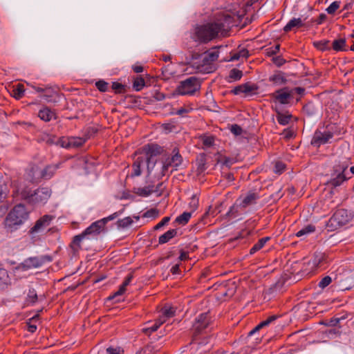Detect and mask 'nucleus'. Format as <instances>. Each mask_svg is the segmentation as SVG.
Here are the masks:
<instances>
[{"label":"nucleus","instance_id":"nucleus-1","mask_svg":"<svg viewBox=\"0 0 354 354\" xmlns=\"http://www.w3.org/2000/svg\"><path fill=\"white\" fill-rule=\"evenodd\" d=\"M30 212L24 204L15 205L8 213L4 220V226L10 231L17 230L29 218Z\"/></svg>","mask_w":354,"mask_h":354},{"label":"nucleus","instance_id":"nucleus-2","mask_svg":"<svg viewBox=\"0 0 354 354\" xmlns=\"http://www.w3.org/2000/svg\"><path fill=\"white\" fill-rule=\"evenodd\" d=\"M224 29L222 22L208 23L196 28L194 39L200 43H207L215 39Z\"/></svg>","mask_w":354,"mask_h":354},{"label":"nucleus","instance_id":"nucleus-3","mask_svg":"<svg viewBox=\"0 0 354 354\" xmlns=\"http://www.w3.org/2000/svg\"><path fill=\"white\" fill-rule=\"evenodd\" d=\"M50 189L45 187H39L35 190L25 187L20 193L21 198L32 205H44L50 198Z\"/></svg>","mask_w":354,"mask_h":354},{"label":"nucleus","instance_id":"nucleus-4","mask_svg":"<svg viewBox=\"0 0 354 354\" xmlns=\"http://www.w3.org/2000/svg\"><path fill=\"white\" fill-rule=\"evenodd\" d=\"M214 321V318L209 312L200 314L196 318L192 326L194 339H196L197 336L209 331L212 328Z\"/></svg>","mask_w":354,"mask_h":354},{"label":"nucleus","instance_id":"nucleus-5","mask_svg":"<svg viewBox=\"0 0 354 354\" xmlns=\"http://www.w3.org/2000/svg\"><path fill=\"white\" fill-rule=\"evenodd\" d=\"M353 214L344 208L337 209L328 220L327 227L331 231L347 225L353 218Z\"/></svg>","mask_w":354,"mask_h":354},{"label":"nucleus","instance_id":"nucleus-6","mask_svg":"<svg viewBox=\"0 0 354 354\" xmlns=\"http://www.w3.org/2000/svg\"><path fill=\"white\" fill-rule=\"evenodd\" d=\"M201 88L200 80L192 76L181 81L176 88V91L181 95H194Z\"/></svg>","mask_w":354,"mask_h":354},{"label":"nucleus","instance_id":"nucleus-7","mask_svg":"<svg viewBox=\"0 0 354 354\" xmlns=\"http://www.w3.org/2000/svg\"><path fill=\"white\" fill-rule=\"evenodd\" d=\"M336 127L335 124H328L326 127V130L322 132L317 130L311 140V144L315 146H320L327 143L335 133Z\"/></svg>","mask_w":354,"mask_h":354},{"label":"nucleus","instance_id":"nucleus-8","mask_svg":"<svg viewBox=\"0 0 354 354\" xmlns=\"http://www.w3.org/2000/svg\"><path fill=\"white\" fill-rule=\"evenodd\" d=\"M142 151L145 154L146 162L147 163V170L148 172L150 173L155 165V163H153L152 167L150 166L151 159L153 157L162 154L164 151V149L158 144L149 143L142 147Z\"/></svg>","mask_w":354,"mask_h":354},{"label":"nucleus","instance_id":"nucleus-9","mask_svg":"<svg viewBox=\"0 0 354 354\" xmlns=\"http://www.w3.org/2000/svg\"><path fill=\"white\" fill-rule=\"evenodd\" d=\"M183 162V157L180 154L179 149L175 147L172 150V154L171 157L167 158L162 163L161 169V176H164L168 171L169 167H177L180 165Z\"/></svg>","mask_w":354,"mask_h":354},{"label":"nucleus","instance_id":"nucleus-10","mask_svg":"<svg viewBox=\"0 0 354 354\" xmlns=\"http://www.w3.org/2000/svg\"><path fill=\"white\" fill-rule=\"evenodd\" d=\"M219 53L217 50L207 51L203 57L202 64L198 66V69L201 72L211 73L214 70L213 65L218 58Z\"/></svg>","mask_w":354,"mask_h":354},{"label":"nucleus","instance_id":"nucleus-11","mask_svg":"<svg viewBox=\"0 0 354 354\" xmlns=\"http://www.w3.org/2000/svg\"><path fill=\"white\" fill-rule=\"evenodd\" d=\"M348 168L347 165H337L334 167V171L337 174L331 178L327 183V185L331 186L333 188L340 186L344 182L346 181L350 177H346L345 171Z\"/></svg>","mask_w":354,"mask_h":354},{"label":"nucleus","instance_id":"nucleus-12","mask_svg":"<svg viewBox=\"0 0 354 354\" xmlns=\"http://www.w3.org/2000/svg\"><path fill=\"white\" fill-rule=\"evenodd\" d=\"M52 261L50 256L45 255L41 257H29L20 263L19 268L23 270H28L31 268H36L41 266L46 262Z\"/></svg>","mask_w":354,"mask_h":354},{"label":"nucleus","instance_id":"nucleus-13","mask_svg":"<svg viewBox=\"0 0 354 354\" xmlns=\"http://www.w3.org/2000/svg\"><path fill=\"white\" fill-rule=\"evenodd\" d=\"M292 90L288 87H284L272 93L271 97L275 102H278L281 104H287L292 98Z\"/></svg>","mask_w":354,"mask_h":354},{"label":"nucleus","instance_id":"nucleus-14","mask_svg":"<svg viewBox=\"0 0 354 354\" xmlns=\"http://www.w3.org/2000/svg\"><path fill=\"white\" fill-rule=\"evenodd\" d=\"M55 218L54 216L45 214L39 218L35 223L34 226L30 229V234H32L37 233L48 225H50L51 221Z\"/></svg>","mask_w":354,"mask_h":354},{"label":"nucleus","instance_id":"nucleus-15","mask_svg":"<svg viewBox=\"0 0 354 354\" xmlns=\"http://www.w3.org/2000/svg\"><path fill=\"white\" fill-rule=\"evenodd\" d=\"M104 220H98L86 228L82 234L85 237L86 236H95L100 234L104 230Z\"/></svg>","mask_w":354,"mask_h":354},{"label":"nucleus","instance_id":"nucleus-16","mask_svg":"<svg viewBox=\"0 0 354 354\" xmlns=\"http://www.w3.org/2000/svg\"><path fill=\"white\" fill-rule=\"evenodd\" d=\"M260 196L258 192L250 191L246 196L241 199L239 206L241 208L245 209L248 206L256 204Z\"/></svg>","mask_w":354,"mask_h":354},{"label":"nucleus","instance_id":"nucleus-17","mask_svg":"<svg viewBox=\"0 0 354 354\" xmlns=\"http://www.w3.org/2000/svg\"><path fill=\"white\" fill-rule=\"evenodd\" d=\"M11 285V278L9 272L4 265L0 262V290L6 289Z\"/></svg>","mask_w":354,"mask_h":354},{"label":"nucleus","instance_id":"nucleus-18","mask_svg":"<svg viewBox=\"0 0 354 354\" xmlns=\"http://www.w3.org/2000/svg\"><path fill=\"white\" fill-rule=\"evenodd\" d=\"M162 183H159L156 187L154 185H149L144 187H138L135 189L134 192L138 196L147 197L153 192H158Z\"/></svg>","mask_w":354,"mask_h":354},{"label":"nucleus","instance_id":"nucleus-19","mask_svg":"<svg viewBox=\"0 0 354 354\" xmlns=\"http://www.w3.org/2000/svg\"><path fill=\"white\" fill-rule=\"evenodd\" d=\"M160 315L158 318L163 322V324L167 322L169 318L173 317L176 314V308L169 305H165L160 311Z\"/></svg>","mask_w":354,"mask_h":354},{"label":"nucleus","instance_id":"nucleus-20","mask_svg":"<svg viewBox=\"0 0 354 354\" xmlns=\"http://www.w3.org/2000/svg\"><path fill=\"white\" fill-rule=\"evenodd\" d=\"M162 324H163V322L161 319H157L153 323L147 322L146 326L142 328V331L144 334L149 336L156 331Z\"/></svg>","mask_w":354,"mask_h":354},{"label":"nucleus","instance_id":"nucleus-21","mask_svg":"<svg viewBox=\"0 0 354 354\" xmlns=\"http://www.w3.org/2000/svg\"><path fill=\"white\" fill-rule=\"evenodd\" d=\"M133 278V274L132 273L129 274L122 285L120 286L118 291H116L112 296H110L109 297V299H113L117 296L123 295L127 289V286L129 285V283L131 282L132 279Z\"/></svg>","mask_w":354,"mask_h":354},{"label":"nucleus","instance_id":"nucleus-22","mask_svg":"<svg viewBox=\"0 0 354 354\" xmlns=\"http://www.w3.org/2000/svg\"><path fill=\"white\" fill-rule=\"evenodd\" d=\"M145 159L142 156L138 157L133 162L132 165V173L131 174V177H136L140 176L141 166L144 164Z\"/></svg>","mask_w":354,"mask_h":354},{"label":"nucleus","instance_id":"nucleus-23","mask_svg":"<svg viewBox=\"0 0 354 354\" xmlns=\"http://www.w3.org/2000/svg\"><path fill=\"white\" fill-rule=\"evenodd\" d=\"M38 116L41 120L45 122H49L52 119L56 118V115L55 112L51 111L48 107H44L42 109H41L38 113Z\"/></svg>","mask_w":354,"mask_h":354},{"label":"nucleus","instance_id":"nucleus-24","mask_svg":"<svg viewBox=\"0 0 354 354\" xmlns=\"http://www.w3.org/2000/svg\"><path fill=\"white\" fill-rule=\"evenodd\" d=\"M269 81L275 86H281L286 84L287 80L281 72H277L269 77Z\"/></svg>","mask_w":354,"mask_h":354},{"label":"nucleus","instance_id":"nucleus-25","mask_svg":"<svg viewBox=\"0 0 354 354\" xmlns=\"http://www.w3.org/2000/svg\"><path fill=\"white\" fill-rule=\"evenodd\" d=\"M84 238L85 236L82 233L73 237V241L70 244V248L73 250L74 254L81 250V242Z\"/></svg>","mask_w":354,"mask_h":354},{"label":"nucleus","instance_id":"nucleus-26","mask_svg":"<svg viewBox=\"0 0 354 354\" xmlns=\"http://www.w3.org/2000/svg\"><path fill=\"white\" fill-rule=\"evenodd\" d=\"M86 139L80 137H71L68 138V142L66 145H62L63 147L68 148V147H79L82 146L85 142Z\"/></svg>","mask_w":354,"mask_h":354},{"label":"nucleus","instance_id":"nucleus-27","mask_svg":"<svg viewBox=\"0 0 354 354\" xmlns=\"http://www.w3.org/2000/svg\"><path fill=\"white\" fill-rule=\"evenodd\" d=\"M177 235V230L171 229L159 236V244H165Z\"/></svg>","mask_w":354,"mask_h":354},{"label":"nucleus","instance_id":"nucleus-28","mask_svg":"<svg viewBox=\"0 0 354 354\" xmlns=\"http://www.w3.org/2000/svg\"><path fill=\"white\" fill-rule=\"evenodd\" d=\"M302 26H304V23L301 18H293L284 26L283 30L288 32L294 28H301Z\"/></svg>","mask_w":354,"mask_h":354},{"label":"nucleus","instance_id":"nucleus-29","mask_svg":"<svg viewBox=\"0 0 354 354\" xmlns=\"http://www.w3.org/2000/svg\"><path fill=\"white\" fill-rule=\"evenodd\" d=\"M276 319H277L276 315H272V316L268 317L266 320L260 322L252 330H250L249 333V335H252L254 333H256V332L259 331L260 329L263 328V327L268 326L271 322L274 321Z\"/></svg>","mask_w":354,"mask_h":354},{"label":"nucleus","instance_id":"nucleus-30","mask_svg":"<svg viewBox=\"0 0 354 354\" xmlns=\"http://www.w3.org/2000/svg\"><path fill=\"white\" fill-rule=\"evenodd\" d=\"M270 239V237L266 236L260 239L250 250V254H254L262 249L266 243Z\"/></svg>","mask_w":354,"mask_h":354},{"label":"nucleus","instance_id":"nucleus-31","mask_svg":"<svg viewBox=\"0 0 354 354\" xmlns=\"http://www.w3.org/2000/svg\"><path fill=\"white\" fill-rule=\"evenodd\" d=\"M346 39L340 38L335 39L333 41L332 48L335 51H346L347 49L346 48Z\"/></svg>","mask_w":354,"mask_h":354},{"label":"nucleus","instance_id":"nucleus-32","mask_svg":"<svg viewBox=\"0 0 354 354\" xmlns=\"http://www.w3.org/2000/svg\"><path fill=\"white\" fill-rule=\"evenodd\" d=\"M57 167L54 165L46 166L41 171L40 178L44 179H50L55 174Z\"/></svg>","mask_w":354,"mask_h":354},{"label":"nucleus","instance_id":"nucleus-33","mask_svg":"<svg viewBox=\"0 0 354 354\" xmlns=\"http://www.w3.org/2000/svg\"><path fill=\"white\" fill-rule=\"evenodd\" d=\"M326 261V255L324 253L315 252L313 259V265L315 268H320L324 266Z\"/></svg>","mask_w":354,"mask_h":354},{"label":"nucleus","instance_id":"nucleus-34","mask_svg":"<svg viewBox=\"0 0 354 354\" xmlns=\"http://www.w3.org/2000/svg\"><path fill=\"white\" fill-rule=\"evenodd\" d=\"M313 44L315 48L321 51L329 50L331 48L330 46V41L327 39L315 41Z\"/></svg>","mask_w":354,"mask_h":354},{"label":"nucleus","instance_id":"nucleus-35","mask_svg":"<svg viewBox=\"0 0 354 354\" xmlns=\"http://www.w3.org/2000/svg\"><path fill=\"white\" fill-rule=\"evenodd\" d=\"M276 117L279 124L284 126L290 122L292 115L291 114H284L277 111Z\"/></svg>","mask_w":354,"mask_h":354},{"label":"nucleus","instance_id":"nucleus-36","mask_svg":"<svg viewBox=\"0 0 354 354\" xmlns=\"http://www.w3.org/2000/svg\"><path fill=\"white\" fill-rule=\"evenodd\" d=\"M12 96L17 99L19 100L24 96L25 88L24 86L22 84H17L12 89Z\"/></svg>","mask_w":354,"mask_h":354},{"label":"nucleus","instance_id":"nucleus-37","mask_svg":"<svg viewBox=\"0 0 354 354\" xmlns=\"http://www.w3.org/2000/svg\"><path fill=\"white\" fill-rule=\"evenodd\" d=\"M194 110L192 104H185L180 108H179L175 112V114L178 115L181 117H186L187 114L191 113Z\"/></svg>","mask_w":354,"mask_h":354},{"label":"nucleus","instance_id":"nucleus-38","mask_svg":"<svg viewBox=\"0 0 354 354\" xmlns=\"http://www.w3.org/2000/svg\"><path fill=\"white\" fill-rule=\"evenodd\" d=\"M239 209H241L239 205L235 203L230 207L225 216L230 218H236L239 215Z\"/></svg>","mask_w":354,"mask_h":354},{"label":"nucleus","instance_id":"nucleus-39","mask_svg":"<svg viewBox=\"0 0 354 354\" xmlns=\"http://www.w3.org/2000/svg\"><path fill=\"white\" fill-rule=\"evenodd\" d=\"M192 216V213L185 212L176 217L175 221L180 225H185L188 223Z\"/></svg>","mask_w":354,"mask_h":354},{"label":"nucleus","instance_id":"nucleus-40","mask_svg":"<svg viewBox=\"0 0 354 354\" xmlns=\"http://www.w3.org/2000/svg\"><path fill=\"white\" fill-rule=\"evenodd\" d=\"M145 85V80L141 76H138L134 79L133 88L136 91H141Z\"/></svg>","mask_w":354,"mask_h":354},{"label":"nucleus","instance_id":"nucleus-41","mask_svg":"<svg viewBox=\"0 0 354 354\" xmlns=\"http://www.w3.org/2000/svg\"><path fill=\"white\" fill-rule=\"evenodd\" d=\"M203 145L206 147H210L214 144V137L212 136L203 135L200 137Z\"/></svg>","mask_w":354,"mask_h":354},{"label":"nucleus","instance_id":"nucleus-42","mask_svg":"<svg viewBox=\"0 0 354 354\" xmlns=\"http://www.w3.org/2000/svg\"><path fill=\"white\" fill-rule=\"evenodd\" d=\"M57 95V92L50 88H46L45 91L43 93L41 97L48 102H51L53 98Z\"/></svg>","mask_w":354,"mask_h":354},{"label":"nucleus","instance_id":"nucleus-43","mask_svg":"<svg viewBox=\"0 0 354 354\" xmlns=\"http://www.w3.org/2000/svg\"><path fill=\"white\" fill-rule=\"evenodd\" d=\"M111 88L116 94H122L126 92L125 86L117 82H113Z\"/></svg>","mask_w":354,"mask_h":354},{"label":"nucleus","instance_id":"nucleus-44","mask_svg":"<svg viewBox=\"0 0 354 354\" xmlns=\"http://www.w3.org/2000/svg\"><path fill=\"white\" fill-rule=\"evenodd\" d=\"M242 76V71L237 68H233L230 71L229 77L234 81L239 80Z\"/></svg>","mask_w":354,"mask_h":354},{"label":"nucleus","instance_id":"nucleus-45","mask_svg":"<svg viewBox=\"0 0 354 354\" xmlns=\"http://www.w3.org/2000/svg\"><path fill=\"white\" fill-rule=\"evenodd\" d=\"M133 221L130 216L118 221V225L120 227H127L133 223Z\"/></svg>","mask_w":354,"mask_h":354},{"label":"nucleus","instance_id":"nucleus-46","mask_svg":"<svg viewBox=\"0 0 354 354\" xmlns=\"http://www.w3.org/2000/svg\"><path fill=\"white\" fill-rule=\"evenodd\" d=\"M340 1H333L326 9V12L329 15H333L339 8Z\"/></svg>","mask_w":354,"mask_h":354},{"label":"nucleus","instance_id":"nucleus-47","mask_svg":"<svg viewBox=\"0 0 354 354\" xmlns=\"http://www.w3.org/2000/svg\"><path fill=\"white\" fill-rule=\"evenodd\" d=\"M315 227L314 226L308 225V226L305 227L304 228L298 231L296 234V236L298 237H300L304 234L313 232L315 231Z\"/></svg>","mask_w":354,"mask_h":354},{"label":"nucleus","instance_id":"nucleus-48","mask_svg":"<svg viewBox=\"0 0 354 354\" xmlns=\"http://www.w3.org/2000/svg\"><path fill=\"white\" fill-rule=\"evenodd\" d=\"M218 162L227 167H230L235 162V160L233 158L223 156L220 158Z\"/></svg>","mask_w":354,"mask_h":354},{"label":"nucleus","instance_id":"nucleus-49","mask_svg":"<svg viewBox=\"0 0 354 354\" xmlns=\"http://www.w3.org/2000/svg\"><path fill=\"white\" fill-rule=\"evenodd\" d=\"M95 86L100 92H106L108 90L109 84L104 80H99L95 82Z\"/></svg>","mask_w":354,"mask_h":354},{"label":"nucleus","instance_id":"nucleus-50","mask_svg":"<svg viewBox=\"0 0 354 354\" xmlns=\"http://www.w3.org/2000/svg\"><path fill=\"white\" fill-rule=\"evenodd\" d=\"M27 301L32 304H35L37 301V295L35 289L29 290Z\"/></svg>","mask_w":354,"mask_h":354},{"label":"nucleus","instance_id":"nucleus-51","mask_svg":"<svg viewBox=\"0 0 354 354\" xmlns=\"http://www.w3.org/2000/svg\"><path fill=\"white\" fill-rule=\"evenodd\" d=\"M286 169V165L280 161H278L274 165V173L281 174H282Z\"/></svg>","mask_w":354,"mask_h":354},{"label":"nucleus","instance_id":"nucleus-52","mask_svg":"<svg viewBox=\"0 0 354 354\" xmlns=\"http://www.w3.org/2000/svg\"><path fill=\"white\" fill-rule=\"evenodd\" d=\"M331 282V277L330 276H326L319 282V287L321 288H324L327 287Z\"/></svg>","mask_w":354,"mask_h":354},{"label":"nucleus","instance_id":"nucleus-53","mask_svg":"<svg viewBox=\"0 0 354 354\" xmlns=\"http://www.w3.org/2000/svg\"><path fill=\"white\" fill-rule=\"evenodd\" d=\"M280 49V45L277 44L274 46H272L266 49V53L268 56L276 55L279 53Z\"/></svg>","mask_w":354,"mask_h":354},{"label":"nucleus","instance_id":"nucleus-54","mask_svg":"<svg viewBox=\"0 0 354 354\" xmlns=\"http://www.w3.org/2000/svg\"><path fill=\"white\" fill-rule=\"evenodd\" d=\"M169 221H170L169 216L164 217L158 224H156L153 227V230H158L160 229L162 227L166 225L169 223Z\"/></svg>","mask_w":354,"mask_h":354},{"label":"nucleus","instance_id":"nucleus-55","mask_svg":"<svg viewBox=\"0 0 354 354\" xmlns=\"http://www.w3.org/2000/svg\"><path fill=\"white\" fill-rule=\"evenodd\" d=\"M230 131L235 136H239L242 133L243 130L239 125L234 124L231 126Z\"/></svg>","mask_w":354,"mask_h":354},{"label":"nucleus","instance_id":"nucleus-56","mask_svg":"<svg viewBox=\"0 0 354 354\" xmlns=\"http://www.w3.org/2000/svg\"><path fill=\"white\" fill-rule=\"evenodd\" d=\"M243 93L248 94L250 93H252L254 90L257 88V87L254 85H251L250 84H243Z\"/></svg>","mask_w":354,"mask_h":354},{"label":"nucleus","instance_id":"nucleus-57","mask_svg":"<svg viewBox=\"0 0 354 354\" xmlns=\"http://www.w3.org/2000/svg\"><path fill=\"white\" fill-rule=\"evenodd\" d=\"M158 215V211L157 209H155V208H152L149 210H147L145 214H144V217H153V218H156L157 217Z\"/></svg>","mask_w":354,"mask_h":354},{"label":"nucleus","instance_id":"nucleus-58","mask_svg":"<svg viewBox=\"0 0 354 354\" xmlns=\"http://www.w3.org/2000/svg\"><path fill=\"white\" fill-rule=\"evenodd\" d=\"M162 129L166 132L169 133L176 129V125L173 123H164L162 124Z\"/></svg>","mask_w":354,"mask_h":354},{"label":"nucleus","instance_id":"nucleus-59","mask_svg":"<svg viewBox=\"0 0 354 354\" xmlns=\"http://www.w3.org/2000/svg\"><path fill=\"white\" fill-rule=\"evenodd\" d=\"M283 134L284 136V138L286 139H290L295 136L294 131L290 129H284Z\"/></svg>","mask_w":354,"mask_h":354},{"label":"nucleus","instance_id":"nucleus-60","mask_svg":"<svg viewBox=\"0 0 354 354\" xmlns=\"http://www.w3.org/2000/svg\"><path fill=\"white\" fill-rule=\"evenodd\" d=\"M272 62L277 66H282L286 62L285 59L283 58H282L281 57H280V56L273 57Z\"/></svg>","mask_w":354,"mask_h":354},{"label":"nucleus","instance_id":"nucleus-61","mask_svg":"<svg viewBox=\"0 0 354 354\" xmlns=\"http://www.w3.org/2000/svg\"><path fill=\"white\" fill-rule=\"evenodd\" d=\"M238 53H239L240 57H243V58H245V59L248 58L250 56L249 51L248 50V49H246L245 48H242L241 49H240L238 51Z\"/></svg>","mask_w":354,"mask_h":354},{"label":"nucleus","instance_id":"nucleus-62","mask_svg":"<svg viewBox=\"0 0 354 354\" xmlns=\"http://www.w3.org/2000/svg\"><path fill=\"white\" fill-rule=\"evenodd\" d=\"M231 93H233L234 95H239V94H241V93H243V84L234 87V89H232L231 91Z\"/></svg>","mask_w":354,"mask_h":354},{"label":"nucleus","instance_id":"nucleus-63","mask_svg":"<svg viewBox=\"0 0 354 354\" xmlns=\"http://www.w3.org/2000/svg\"><path fill=\"white\" fill-rule=\"evenodd\" d=\"M327 17L324 13H322L319 15L318 18L315 21L317 24H322L326 19Z\"/></svg>","mask_w":354,"mask_h":354},{"label":"nucleus","instance_id":"nucleus-64","mask_svg":"<svg viewBox=\"0 0 354 354\" xmlns=\"http://www.w3.org/2000/svg\"><path fill=\"white\" fill-rule=\"evenodd\" d=\"M189 259V254L187 252L181 250L180 252L179 259L180 261H186Z\"/></svg>","mask_w":354,"mask_h":354}]
</instances>
